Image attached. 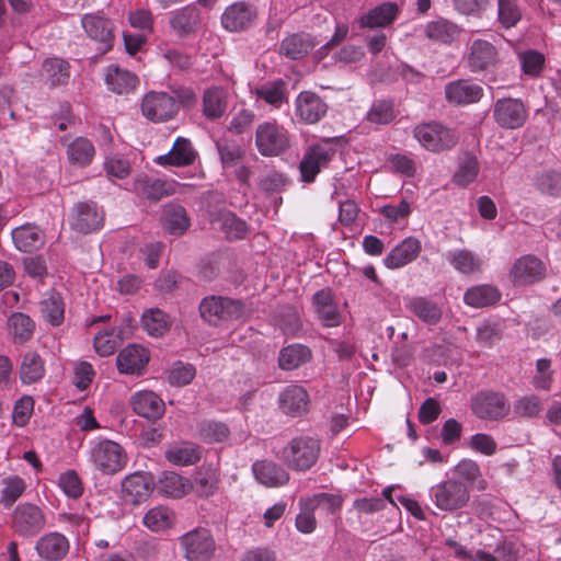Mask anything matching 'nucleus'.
Here are the masks:
<instances>
[{"label": "nucleus", "mask_w": 561, "mask_h": 561, "mask_svg": "<svg viewBox=\"0 0 561 561\" xmlns=\"http://www.w3.org/2000/svg\"><path fill=\"white\" fill-rule=\"evenodd\" d=\"M202 319L210 325L219 327L243 317L244 308L240 300L222 296H207L199 304Z\"/></svg>", "instance_id": "1"}, {"label": "nucleus", "mask_w": 561, "mask_h": 561, "mask_svg": "<svg viewBox=\"0 0 561 561\" xmlns=\"http://www.w3.org/2000/svg\"><path fill=\"white\" fill-rule=\"evenodd\" d=\"M412 134L421 147L434 153L450 150L458 142L456 131L436 121L415 125Z\"/></svg>", "instance_id": "2"}, {"label": "nucleus", "mask_w": 561, "mask_h": 561, "mask_svg": "<svg viewBox=\"0 0 561 561\" xmlns=\"http://www.w3.org/2000/svg\"><path fill=\"white\" fill-rule=\"evenodd\" d=\"M89 461L103 474H115L127 465V455L118 443L102 439L91 443Z\"/></svg>", "instance_id": "3"}, {"label": "nucleus", "mask_w": 561, "mask_h": 561, "mask_svg": "<svg viewBox=\"0 0 561 561\" xmlns=\"http://www.w3.org/2000/svg\"><path fill=\"white\" fill-rule=\"evenodd\" d=\"M430 496L439 511L454 512L467 506L470 490L466 483L451 478L433 485L430 489Z\"/></svg>", "instance_id": "4"}, {"label": "nucleus", "mask_w": 561, "mask_h": 561, "mask_svg": "<svg viewBox=\"0 0 561 561\" xmlns=\"http://www.w3.org/2000/svg\"><path fill=\"white\" fill-rule=\"evenodd\" d=\"M320 443L309 436L293 438L282 450V459L288 468L297 471L309 470L318 460Z\"/></svg>", "instance_id": "5"}, {"label": "nucleus", "mask_w": 561, "mask_h": 561, "mask_svg": "<svg viewBox=\"0 0 561 561\" xmlns=\"http://www.w3.org/2000/svg\"><path fill=\"white\" fill-rule=\"evenodd\" d=\"M470 409L480 420L501 421L510 414L511 405L503 392L481 390L471 398Z\"/></svg>", "instance_id": "6"}, {"label": "nucleus", "mask_w": 561, "mask_h": 561, "mask_svg": "<svg viewBox=\"0 0 561 561\" xmlns=\"http://www.w3.org/2000/svg\"><path fill=\"white\" fill-rule=\"evenodd\" d=\"M179 545L187 561H209L216 551V541L211 531L197 527L182 535Z\"/></svg>", "instance_id": "7"}, {"label": "nucleus", "mask_w": 561, "mask_h": 561, "mask_svg": "<svg viewBox=\"0 0 561 561\" xmlns=\"http://www.w3.org/2000/svg\"><path fill=\"white\" fill-rule=\"evenodd\" d=\"M255 147L263 157H277L289 148L288 131L276 121L263 122L255 130Z\"/></svg>", "instance_id": "8"}, {"label": "nucleus", "mask_w": 561, "mask_h": 561, "mask_svg": "<svg viewBox=\"0 0 561 561\" xmlns=\"http://www.w3.org/2000/svg\"><path fill=\"white\" fill-rule=\"evenodd\" d=\"M46 526V516L41 507L32 503L18 505L11 518V528L23 538H32Z\"/></svg>", "instance_id": "9"}, {"label": "nucleus", "mask_w": 561, "mask_h": 561, "mask_svg": "<svg viewBox=\"0 0 561 561\" xmlns=\"http://www.w3.org/2000/svg\"><path fill=\"white\" fill-rule=\"evenodd\" d=\"M178 112L175 99L167 92H148L141 102L142 115L153 123L168 122L174 118Z\"/></svg>", "instance_id": "10"}, {"label": "nucleus", "mask_w": 561, "mask_h": 561, "mask_svg": "<svg viewBox=\"0 0 561 561\" xmlns=\"http://www.w3.org/2000/svg\"><path fill=\"white\" fill-rule=\"evenodd\" d=\"M259 18L254 2L240 0L228 5L221 14V25L229 32H242L252 27Z\"/></svg>", "instance_id": "11"}, {"label": "nucleus", "mask_w": 561, "mask_h": 561, "mask_svg": "<svg viewBox=\"0 0 561 561\" xmlns=\"http://www.w3.org/2000/svg\"><path fill=\"white\" fill-rule=\"evenodd\" d=\"M546 265L537 256L527 254L517 259L511 271V280L516 286L533 285L546 277Z\"/></svg>", "instance_id": "12"}, {"label": "nucleus", "mask_w": 561, "mask_h": 561, "mask_svg": "<svg viewBox=\"0 0 561 561\" xmlns=\"http://www.w3.org/2000/svg\"><path fill=\"white\" fill-rule=\"evenodd\" d=\"M527 110L524 103L517 99H500L493 108L494 121L506 129L522 127L527 119Z\"/></svg>", "instance_id": "13"}, {"label": "nucleus", "mask_w": 561, "mask_h": 561, "mask_svg": "<svg viewBox=\"0 0 561 561\" xmlns=\"http://www.w3.org/2000/svg\"><path fill=\"white\" fill-rule=\"evenodd\" d=\"M499 61V50L491 42L478 38L470 45L467 66L471 72L492 70Z\"/></svg>", "instance_id": "14"}, {"label": "nucleus", "mask_w": 561, "mask_h": 561, "mask_svg": "<svg viewBox=\"0 0 561 561\" xmlns=\"http://www.w3.org/2000/svg\"><path fill=\"white\" fill-rule=\"evenodd\" d=\"M81 24L87 35L99 43V50L102 54L107 53L113 47L114 32L112 22L100 14H85L81 19Z\"/></svg>", "instance_id": "15"}, {"label": "nucleus", "mask_w": 561, "mask_h": 561, "mask_svg": "<svg viewBox=\"0 0 561 561\" xmlns=\"http://www.w3.org/2000/svg\"><path fill=\"white\" fill-rule=\"evenodd\" d=\"M103 221V211L95 203L82 202L75 206L70 226L75 231L87 234L101 229Z\"/></svg>", "instance_id": "16"}, {"label": "nucleus", "mask_w": 561, "mask_h": 561, "mask_svg": "<svg viewBox=\"0 0 561 561\" xmlns=\"http://www.w3.org/2000/svg\"><path fill=\"white\" fill-rule=\"evenodd\" d=\"M334 150L321 145H314L308 148L299 164L301 180L306 183L314 181L321 169L330 162Z\"/></svg>", "instance_id": "17"}, {"label": "nucleus", "mask_w": 561, "mask_h": 561, "mask_svg": "<svg viewBox=\"0 0 561 561\" xmlns=\"http://www.w3.org/2000/svg\"><path fill=\"white\" fill-rule=\"evenodd\" d=\"M34 548L41 560L59 561L68 554L70 543L61 533L49 531L37 539Z\"/></svg>", "instance_id": "18"}, {"label": "nucleus", "mask_w": 561, "mask_h": 561, "mask_svg": "<svg viewBox=\"0 0 561 561\" xmlns=\"http://www.w3.org/2000/svg\"><path fill=\"white\" fill-rule=\"evenodd\" d=\"M328 111L325 102L314 92L302 91L295 100V113L306 124L318 123Z\"/></svg>", "instance_id": "19"}, {"label": "nucleus", "mask_w": 561, "mask_h": 561, "mask_svg": "<svg viewBox=\"0 0 561 561\" xmlns=\"http://www.w3.org/2000/svg\"><path fill=\"white\" fill-rule=\"evenodd\" d=\"M150 355L147 348L130 344L124 347L116 357V366L119 374L141 375L145 370Z\"/></svg>", "instance_id": "20"}, {"label": "nucleus", "mask_w": 561, "mask_h": 561, "mask_svg": "<svg viewBox=\"0 0 561 561\" xmlns=\"http://www.w3.org/2000/svg\"><path fill=\"white\" fill-rule=\"evenodd\" d=\"M484 92L481 85L467 79L448 82L445 87V98L456 105H469L479 102Z\"/></svg>", "instance_id": "21"}, {"label": "nucleus", "mask_w": 561, "mask_h": 561, "mask_svg": "<svg viewBox=\"0 0 561 561\" xmlns=\"http://www.w3.org/2000/svg\"><path fill=\"white\" fill-rule=\"evenodd\" d=\"M169 23L179 37H187L197 33L202 14L194 4L185 5L171 12Z\"/></svg>", "instance_id": "22"}, {"label": "nucleus", "mask_w": 561, "mask_h": 561, "mask_svg": "<svg viewBox=\"0 0 561 561\" xmlns=\"http://www.w3.org/2000/svg\"><path fill=\"white\" fill-rule=\"evenodd\" d=\"M104 82L110 91L121 95L134 92L139 84V78L127 69L110 65L104 68Z\"/></svg>", "instance_id": "23"}, {"label": "nucleus", "mask_w": 561, "mask_h": 561, "mask_svg": "<svg viewBox=\"0 0 561 561\" xmlns=\"http://www.w3.org/2000/svg\"><path fill=\"white\" fill-rule=\"evenodd\" d=\"M421 250V242L413 237H408L385 256L383 264L389 270L401 268L413 262Z\"/></svg>", "instance_id": "24"}, {"label": "nucleus", "mask_w": 561, "mask_h": 561, "mask_svg": "<svg viewBox=\"0 0 561 561\" xmlns=\"http://www.w3.org/2000/svg\"><path fill=\"white\" fill-rule=\"evenodd\" d=\"M133 411L148 420L160 419L165 410L163 400L153 391L142 390L130 398Z\"/></svg>", "instance_id": "25"}, {"label": "nucleus", "mask_w": 561, "mask_h": 561, "mask_svg": "<svg viewBox=\"0 0 561 561\" xmlns=\"http://www.w3.org/2000/svg\"><path fill=\"white\" fill-rule=\"evenodd\" d=\"M229 93L228 90L213 85L207 88L202 96V112L209 121L221 118L228 108Z\"/></svg>", "instance_id": "26"}, {"label": "nucleus", "mask_w": 561, "mask_h": 561, "mask_svg": "<svg viewBox=\"0 0 561 561\" xmlns=\"http://www.w3.org/2000/svg\"><path fill=\"white\" fill-rule=\"evenodd\" d=\"M255 480L266 488H279L288 483L289 473L271 460H257L252 465Z\"/></svg>", "instance_id": "27"}, {"label": "nucleus", "mask_w": 561, "mask_h": 561, "mask_svg": "<svg viewBox=\"0 0 561 561\" xmlns=\"http://www.w3.org/2000/svg\"><path fill=\"white\" fill-rule=\"evenodd\" d=\"M309 396L299 385H289L279 393V408L290 416H300L308 411Z\"/></svg>", "instance_id": "28"}, {"label": "nucleus", "mask_w": 561, "mask_h": 561, "mask_svg": "<svg viewBox=\"0 0 561 561\" xmlns=\"http://www.w3.org/2000/svg\"><path fill=\"white\" fill-rule=\"evenodd\" d=\"M197 152L194 150L191 140L178 137L171 150L156 158L159 165L187 167L194 163Z\"/></svg>", "instance_id": "29"}, {"label": "nucleus", "mask_w": 561, "mask_h": 561, "mask_svg": "<svg viewBox=\"0 0 561 561\" xmlns=\"http://www.w3.org/2000/svg\"><path fill=\"white\" fill-rule=\"evenodd\" d=\"M134 191L140 197L157 202L165 196L175 193L174 183L160 179H151L147 175L139 176L135 180Z\"/></svg>", "instance_id": "30"}, {"label": "nucleus", "mask_w": 561, "mask_h": 561, "mask_svg": "<svg viewBox=\"0 0 561 561\" xmlns=\"http://www.w3.org/2000/svg\"><path fill=\"white\" fill-rule=\"evenodd\" d=\"M400 9L394 2H383L358 19L360 27H386L397 19Z\"/></svg>", "instance_id": "31"}, {"label": "nucleus", "mask_w": 561, "mask_h": 561, "mask_svg": "<svg viewBox=\"0 0 561 561\" xmlns=\"http://www.w3.org/2000/svg\"><path fill=\"white\" fill-rule=\"evenodd\" d=\"M313 305L318 318L325 327H336L341 322V314L330 288H323L313 295Z\"/></svg>", "instance_id": "32"}, {"label": "nucleus", "mask_w": 561, "mask_h": 561, "mask_svg": "<svg viewBox=\"0 0 561 561\" xmlns=\"http://www.w3.org/2000/svg\"><path fill=\"white\" fill-rule=\"evenodd\" d=\"M45 373V360L37 352L27 351L22 355L19 377L23 385H33L41 381Z\"/></svg>", "instance_id": "33"}, {"label": "nucleus", "mask_w": 561, "mask_h": 561, "mask_svg": "<svg viewBox=\"0 0 561 561\" xmlns=\"http://www.w3.org/2000/svg\"><path fill=\"white\" fill-rule=\"evenodd\" d=\"M162 225L163 228L174 236H181L186 232L191 226L190 217L186 209L174 203H169L162 209Z\"/></svg>", "instance_id": "34"}, {"label": "nucleus", "mask_w": 561, "mask_h": 561, "mask_svg": "<svg viewBox=\"0 0 561 561\" xmlns=\"http://www.w3.org/2000/svg\"><path fill=\"white\" fill-rule=\"evenodd\" d=\"M12 240L21 252H32L42 248L45 237L37 226L26 224L12 230Z\"/></svg>", "instance_id": "35"}, {"label": "nucleus", "mask_w": 561, "mask_h": 561, "mask_svg": "<svg viewBox=\"0 0 561 561\" xmlns=\"http://www.w3.org/2000/svg\"><path fill=\"white\" fill-rule=\"evenodd\" d=\"M192 489L193 485L188 479L173 471L162 472L157 480L158 492L169 497H183L192 491Z\"/></svg>", "instance_id": "36"}, {"label": "nucleus", "mask_w": 561, "mask_h": 561, "mask_svg": "<svg viewBox=\"0 0 561 561\" xmlns=\"http://www.w3.org/2000/svg\"><path fill=\"white\" fill-rule=\"evenodd\" d=\"M219 482V469L211 463H204L196 473L192 490L201 497H209L218 491Z\"/></svg>", "instance_id": "37"}, {"label": "nucleus", "mask_w": 561, "mask_h": 561, "mask_svg": "<svg viewBox=\"0 0 561 561\" xmlns=\"http://www.w3.org/2000/svg\"><path fill=\"white\" fill-rule=\"evenodd\" d=\"M318 43L309 34H291L280 43V54L296 60L305 57Z\"/></svg>", "instance_id": "38"}, {"label": "nucleus", "mask_w": 561, "mask_h": 561, "mask_svg": "<svg viewBox=\"0 0 561 561\" xmlns=\"http://www.w3.org/2000/svg\"><path fill=\"white\" fill-rule=\"evenodd\" d=\"M461 31L456 23L443 18L431 21L425 26V35L428 39L445 45H450L456 41Z\"/></svg>", "instance_id": "39"}, {"label": "nucleus", "mask_w": 561, "mask_h": 561, "mask_svg": "<svg viewBox=\"0 0 561 561\" xmlns=\"http://www.w3.org/2000/svg\"><path fill=\"white\" fill-rule=\"evenodd\" d=\"M175 513L164 505L150 508L142 517V524L152 533L168 530L175 525Z\"/></svg>", "instance_id": "40"}, {"label": "nucleus", "mask_w": 561, "mask_h": 561, "mask_svg": "<svg viewBox=\"0 0 561 561\" xmlns=\"http://www.w3.org/2000/svg\"><path fill=\"white\" fill-rule=\"evenodd\" d=\"M501 299L500 290L491 285H477L469 289L463 295L466 305L473 308H483L494 305Z\"/></svg>", "instance_id": "41"}, {"label": "nucleus", "mask_w": 561, "mask_h": 561, "mask_svg": "<svg viewBox=\"0 0 561 561\" xmlns=\"http://www.w3.org/2000/svg\"><path fill=\"white\" fill-rule=\"evenodd\" d=\"M405 307L415 317L427 324H436L442 319V309L435 302L424 297L410 298Z\"/></svg>", "instance_id": "42"}, {"label": "nucleus", "mask_w": 561, "mask_h": 561, "mask_svg": "<svg viewBox=\"0 0 561 561\" xmlns=\"http://www.w3.org/2000/svg\"><path fill=\"white\" fill-rule=\"evenodd\" d=\"M42 77L53 88L66 84L70 78L69 64L61 58H47L43 62Z\"/></svg>", "instance_id": "43"}, {"label": "nucleus", "mask_w": 561, "mask_h": 561, "mask_svg": "<svg viewBox=\"0 0 561 561\" xmlns=\"http://www.w3.org/2000/svg\"><path fill=\"white\" fill-rule=\"evenodd\" d=\"M455 474L466 481L471 488L484 491L488 482L483 478L480 466L472 459H462L454 468Z\"/></svg>", "instance_id": "44"}, {"label": "nucleus", "mask_w": 561, "mask_h": 561, "mask_svg": "<svg viewBox=\"0 0 561 561\" xmlns=\"http://www.w3.org/2000/svg\"><path fill=\"white\" fill-rule=\"evenodd\" d=\"M141 325L150 336L159 337L169 331L171 321L164 311L151 308L142 313Z\"/></svg>", "instance_id": "45"}, {"label": "nucleus", "mask_w": 561, "mask_h": 561, "mask_svg": "<svg viewBox=\"0 0 561 561\" xmlns=\"http://www.w3.org/2000/svg\"><path fill=\"white\" fill-rule=\"evenodd\" d=\"M253 93L257 99L263 100L275 108H279L287 101L286 84L280 79L256 87Z\"/></svg>", "instance_id": "46"}, {"label": "nucleus", "mask_w": 561, "mask_h": 561, "mask_svg": "<svg viewBox=\"0 0 561 561\" xmlns=\"http://www.w3.org/2000/svg\"><path fill=\"white\" fill-rule=\"evenodd\" d=\"M67 156L71 163L84 168L91 164L95 156V148L88 138L77 137L68 145Z\"/></svg>", "instance_id": "47"}, {"label": "nucleus", "mask_w": 561, "mask_h": 561, "mask_svg": "<svg viewBox=\"0 0 561 561\" xmlns=\"http://www.w3.org/2000/svg\"><path fill=\"white\" fill-rule=\"evenodd\" d=\"M165 458L169 462L175 466H192L199 461L201 449L192 443H184L170 447L165 451Z\"/></svg>", "instance_id": "48"}, {"label": "nucleus", "mask_w": 561, "mask_h": 561, "mask_svg": "<svg viewBox=\"0 0 561 561\" xmlns=\"http://www.w3.org/2000/svg\"><path fill=\"white\" fill-rule=\"evenodd\" d=\"M310 358L311 351L309 347L302 344H293L280 351L278 364L282 369L291 370L309 362Z\"/></svg>", "instance_id": "49"}, {"label": "nucleus", "mask_w": 561, "mask_h": 561, "mask_svg": "<svg viewBox=\"0 0 561 561\" xmlns=\"http://www.w3.org/2000/svg\"><path fill=\"white\" fill-rule=\"evenodd\" d=\"M123 492L133 503L145 501L150 494V483L142 473L126 477L122 483Z\"/></svg>", "instance_id": "50"}, {"label": "nucleus", "mask_w": 561, "mask_h": 561, "mask_svg": "<svg viewBox=\"0 0 561 561\" xmlns=\"http://www.w3.org/2000/svg\"><path fill=\"white\" fill-rule=\"evenodd\" d=\"M8 328L14 339V343L23 344L33 336L35 323L27 314L14 312L8 320Z\"/></svg>", "instance_id": "51"}, {"label": "nucleus", "mask_w": 561, "mask_h": 561, "mask_svg": "<svg viewBox=\"0 0 561 561\" xmlns=\"http://www.w3.org/2000/svg\"><path fill=\"white\" fill-rule=\"evenodd\" d=\"M448 261L456 271L465 275L479 272L482 266V261L466 249L450 251L448 253Z\"/></svg>", "instance_id": "52"}, {"label": "nucleus", "mask_w": 561, "mask_h": 561, "mask_svg": "<svg viewBox=\"0 0 561 561\" xmlns=\"http://www.w3.org/2000/svg\"><path fill=\"white\" fill-rule=\"evenodd\" d=\"M25 489L26 483L19 476H10L2 479L0 504H2L5 508L11 507L22 496Z\"/></svg>", "instance_id": "53"}, {"label": "nucleus", "mask_w": 561, "mask_h": 561, "mask_svg": "<svg viewBox=\"0 0 561 561\" xmlns=\"http://www.w3.org/2000/svg\"><path fill=\"white\" fill-rule=\"evenodd\" d=\"M43 318L51 325H60L65 319V304L59 294H53L41 302Z\"/></svg>", "instance_id": "54"}, {"label": "nucleus", "mask_w": 561, "mask_h": 561, "mask_svg": "<svg viewBox=\"0 0 561 561\" xmlns=\"http://www.w3.org/2000/svg\"><path fill=\"white\" fill-rule=\"evenodd\" d=\"M535 187L545 195L551 197L561 196V172L547 170L535 178Z\"/></svg>", "instance_id": "55"}, {"label": "nucleus", "mask_w": 561, "mask_h": 561, "mask_svg": "<svg viewBox=\"0 0 561 561\" xmlns=\"http://www.w3.org/2000/svg\"><path fill=\"white\" fill-rule=\"evenodd\" d=\"M517 0H497V21L504 28H512L522 20Z\"/></svg>", "instance_id": "56"}, {"label": "nucleus", "mask_w": 561, "mask_h": 561, "mask_svg": "<svg viewBox=\"0 0 561 561\" xmlns=\"http://www.w3.org/2000/svg\"><path fill=\"white\" fill-rule=\"evenodd\" d=\"M479 171L480 165L478 159L471 154L466 156L459 163V167L453 176V182L458 186L466 187L477 179Z\"/></svg>", "instance_id": "57"}, {"label": "nucleus", "mask_w": 561, "mask_h": 561, "mask_svg": "<svg viewBox=\"0 0 561 561\" xmlns=\"http://www.w3.org/2000/svg\"><path fill=\"white\" fill-rule=\"evenodd\" d=\"M230 435V431L225 423L216 421H204L198 425V437L207 443H222Z\"/></svg>", "instance_id": "58"}, {"label": "nucleus", "mask_w": 561, "mask_h": 561, "mask_svg": "<svg viewBox=\"0 0 561 561\" xmlns=\"http://www.w3.org/2000/svg\"><path fill=\"white\" fill-rule=\"evenodd\" d=\"M119 332L113 328L98 333L94 337L95 352L103 357L114 354L121 342Z\"/></svg>", "instance_id": "59"}, {"label": "nucleus", "mask_w": 561, "mask_h": 561, "mask_svg": "<svg viewBox=\"0 0 561 561\" xmlns=\"http://www.w3.org/2000/svg\"><path fill=\"white\" fill-rule=\"evenodd\" d=\"M167 375L171 386L183 387L192 382L196 375V369L192 364L179 360L171 366Z\"/></svg>", "instance_id": "60"}, {"label": "nucleus", "mask_w": 561, "mask_h": 561, "mask_svg": "<svg viewBox=\"0 0 561 561\" xmlns=\"http://www.w3.org/2000/svg\"><path fill=\"white\" fill-rule=\"evenodd\" d=\"M300 512L296 517V528L302 534H311L317 527L314 508L307 499L299 501Z\"/></svg>", "instance_id": "61"}, {"label": "nucleus", "mask_w": 561, "mask_h": 561, "mask_svg": "<svg viewBox=\"0 0 561 561\" xmlns=\"http://www.w3.org/2000/svg\"><path fill=\"white\" fill-rule=\"evenodd\" d=\"M221 229L227 238L231 240L245 238L249 230L247 222L231 213L222 216Z\"/></svg>", "instance_id": "62"}, {"label": "nucleus", "mask_w": 561, "mask_h": 561, "mask_svg": "<svg viewBox=\"0 0 561 561\" xmlns=\"http://www.w3.org/2000/svg\"><path fill=\"white\" fill-rule=\"evenodd\" d=\"M307 500L314 510L321 508L330 515L340 512L343 504V499L341 495L330 493H318L311 497H307Z\"/></svg>", "instance_id": "63"}, {"label": "nucleus", "mask_w": 561, "mask_h": 561, "mask_svg": "<svg viewBox=\"0 0 561 561\" xmlns=\"http://www.w3.org/2000/svg\"><path fill=\"white\" fill-rule=\"evenodd\" d=\"M542 411L540 399L535 394L519 397L514 402V413L522 417H535Z\"/></svg>", "instance_id": "64"}]
</instances>
